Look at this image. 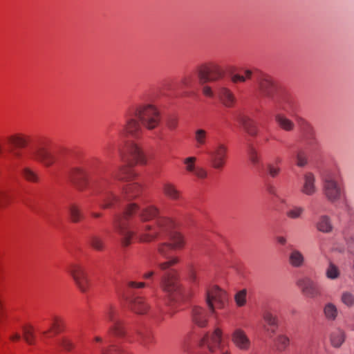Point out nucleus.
Returning a JSON list of instances; mask_svg holds the SVG:
<instances>
[{
	"mask_svg": "<svg viewBox=\"0 0 354 354\" xmlns=\"http://www.w3.org/2000/svg\"><path fill=\"white\" fill-rule=\"evenodd\" d=\"M113 225L124 247L131 244L133 236L140 242H151L169 234L172 249H180L185 245L183 235L171 232L173 222L167 218L160 217L158 209L152 205L140 207L135 203H129L122 213L114 215Z\"/></svg>",
	"mask_w": 354,
	"mask_h": 354,
	"instance_id": "f257e3e1",
	"label": "nucleus"
},
{
	"mask_svg": "<svg viewBox=\"0 0 354 354\" xmlns=\"http://www.w3.org/2000/svg\"><path fill=\"white\" fill-rule=\"evenodd\" d=\"M135 177L133 170L125 166L122 167L118 173L102 178L97 185L102 201L101 207L107 209L120 206L121 198L113 193L117 180L128 183L123 188V198L130 201L140 196L142 192L141 185L137 182H131Z\"/></svg>",
	"mask_w": 354,
	"mask_h": 354,
	"instance_id": "f03ea898",
	"label": "nucleus"
},
{
	"mask_svg": "<svg viewBox=\"0 0 354 354\" xmlns=\"http://www.w3.org/2000/svg\"><path fill=\"white\" fill-rule=\"evenodd\" d=\"M160 121V112L156 106L151 104H140L128 113L127 122L121 133L138 137L142 132L141 125L148 130H153L158 127Z\"/></svg>",
	"mask_w": 354,
	"mask_h": 354,
	"instance_id": "7ed1b4c3",
	"label": "nucleus"
},
{
	"mask_svg": "<svg viewBox=\"0 0 354 354\" xmlns=\"http://www.w3.org/2000/svg\"><path fill=\"white\" fill-rule=\"evenodd\" d=\"M178 262L177 257H172L165 262L157 260V266L162 272L160 288L171 301L181 302L187 299L185 291L181 288L176 270L172 266Z\"/></svg>",
	"mask_w": 354,
	"mask_h": 354,
	"instance_id": "20e7f679",
	"label": "nucleus"
},
{
	"mask_svg": "<svg viewBox=\"0 0 354 354\" xmlns=\"http://www.w3.org/2000/svg\"><path fill=\"white\" fill-rule=\"evenodd\" d=\"M222 330L216 328L205 334L200 340V346L205 347L212 354H231L230 350L222 345Z\"/></svg>",
	"mask_w": 354,
	"mask_h": 354,
	"instance_id": "39448f33",
	"label": "nucleus"
},
{
	"mask_svg": "<svg viewBox=\"0 0 354 354\" xmlns=\"http://www.w3.org/2000/svg\"><path fill=\"white\" fill-rule=\"evenodd\" d=\"M197 75L201 84L214 82L223 76L222 68L216 63L210 62L201 66L197 70Z\"/></svg>",
	"mask_w": 354,
	"mask_h": 354,
	"instance_id": "423d86ee",
	"label": "nucleus"
},
{
	"mask_svg": "<svg viewBox=\"0 0 354 354\" xmlns=\"http://www.w3.org/2000/svg\"><path fill=\"white\" fill-rule=\"evenodd\" d=\"M68 273L71 275L77 288L86 293L90 287V280L85 269L79 264L73 263L68 268Z\"/></svg>",
	"mask_w": 354,
	"mask_h": 354,
	"instance_id": "0eeeda50",
	"label": "nucleus"
},
{
	"mask_svg": "<svg viewBox=\"0 0 354 354\" xmlns=\"http://www.w3.org/2000/svg\"><path fill=\"white\" fill-rule=\"evenodd\" d=\"M91 176V171L88 167H74L68 172V178L81 191L88 185Z\"/></svg>",
	"mask_w": 354,
	"mask_h": 354,
	"instance_id": "6e6552de",
	"label": "nucleus"
},
{
	"mask_svg": "<svg viewBox=\"0 0 354 354\" xmlns=\"http://www.w3.org/2000/svg\"><path fill=\"white\" fill-rule=\"evenodd\" d=\"M206 300L208 307L214 312L216 308H224L227 299L225 291L217 286H212L206 292Z\"/></svg>",
	"mask_w": 354,
	"mask_h": 354,
	"instance_id": "1a4fd4ad",
	"label": "nucleus"
},
{
	"mask_svg": "<svg viewBox=\"0 0 354 354\" xmlns=\"http://www.w3.org/2000/svg\"><path fill=\"white\" fill-rule=\"evenodd\" d=\"M207 153L210 158L212 167L215 169H222L226 162L227 156V146L223 143H218Z\"/></svg>",
	"mask_w": 354,
	"mask_h": 354,
	"instance_id": "9d476101",
	"label": "nucleus"
},
{
	"mask_svg": "<svg viewBox=\"0 0 354 354\" xmlns=\"http://www.w3.org/2000/svg\"><path fill=\"white\" fill-rule=\"evenodd\" d=\"M324 194L330 202H335L339 199L341 188L332 175H328L324 180Z\"/></svg>",
	"mask_w": 354,
	"mask_h": 354,
	"instance_id": "9b49d317",
	"label": "nucleus"
},
{
	"mask_svg": "<svg viewBox=\"0 0 354 354\" xmlns=\"http://www.w3.org/2000/svg\"><path fill=\"white\" fill-rule=\"evenodd\" d=\"M31 153L35 160L41 162L45 167H50L57 160L56 155L50 152L44 147L39 146L32 149Z\"/></svg>",
	"mask_w": 354,
	"mask_h": 354,
	"instance_id": "f8f14e48",
	"label": "nucleus"
},
{
	"mask_svg": "<svg viewBox=\"0 0 354 354\" xmlns=\"http://www.w3.org/2000/svg\"><path fill=\"white\" fill-rule=\"evenodd\" d=\"M297 285L302 293L309 298H315L320 295L318 285L309 277H303L297 281Z\"/></svg>",
	"mask_w": 354,
	"mask_h": 354,
	"instance_id": "ddd939ff",
	"label": "nucleus"
},
{
	"mask_svg": "<svg viewBox=\"0 0 354 354\" xmlns=\"http://www.w3.org/2000/svg\"><path fill=\"white\" fill-rule=\"evenodd\" d=\"M258 89L262 97L268 98H272L276 90L272 78L267 75H261L259 77Z\"/></svg>",
	"mask_w": 354,
	"mask_h": 354,
	"instance_id": "4468645a",
	"label": "nucleus"
},
{
	"mask_svg": "<svg viewBox=\"0 0 354 354\" xmlns=\"http://www.w3.org/2000/svg\"><path fill=\"white\" fill-rule=\"evenodd\" d=\"M127 153L130 161L140 165L147 164V158L141 147L135 142H130L127 146Z\"/></svg>",
	"mask_w": 354,
	"mask_h": 354,
	"instance_id": "2eb2a0df",
	"label": "nucleus"
},
{
	"mask_svg": "<svg viewBox=\"0 0 354 354\" xmlns=\"http://www.w3.org/2000/svg\"><path fill=\"white\" fill-rule=\"evenodd\" d=\"M232 342L241 351H248L251 346L250 338L245 332L241 328H236L234 330L232 334Z\"/></svg>",
	"mask_w": 354,
	"mask_h": 354,
	"instance_id": "dca6fc26",
	"label": "nucleus"
},
{
	"mask_svg": "<svg viewBox=\"0 0 354 354\" xmlns=\"http://www.w3.org/2000/svg\"><path fill=\"white\" fill-rule=\"evenodd\" d=\"M117 310L112 306H109L108 308L106 316L107 319L112 322V326L110 328L111 332L116 336L122 337L124 335V330L123 328L122 322L115 317L117 315Z\"/></svg>",
	"mask_w": 354,
	"mask_h": 354,
	"instance_id": "f3484780",
	"label": "nucleus"
},
{
	"mask_svg": "<svg viewBox=\"0 0 354 354\" xmlns=\"http://www.w3.org/2000/svg\"><path fill=\"white\" fill-rule=\"evenodd\" d=\"M316 178L314 174L308 171L303 176V181L300 192L308 196H311L317 193V188L316 187Z\"/></svg>",
	"mask_w": 354,
	"mask_h": 354,
	"instance_id": "a211bd4d",
	"label": "nucleus"
},
{
	"mask_svg": "<svg viewBox=\"0 0 354 354\" xmlns=\"http://www.w3.org/2000/svg\"><path fill=\"white\" fill-rule=\"evenodd\" d=\"M218 96L222 104L227 108L233 107L236 102L235 95L227 87L219 88Z\"/></svg>",
	"mask_w": 354,
	"mask_h": 354,
	"instance_id": "6ab92c4d",
	"label": "nucleus"
},
{
	"mask_svg": "<svg viewBox=\"0 0 354 354\" xmlns=\"http://www.w3.org/2000/svg\"><path fill=\"white\" fill-rule=\"evenodd\" d=\"M288 260L289 264L295 268H302L306 263L304 254L299 249L295 248L290 249Z\"/></svg>",
	"mask_w": 354,
	"mask_h": 354,
	"instance_id": "aec40b11",
	"label": "nucleus"
},
{
	"mask_svg": "<svg viewBox=\"0 0 354 354\" xmlns=\"http://www.w3.org/2000/svg\"><path fill=\"white\" fill-rule=\"evenodd\" d=\"M277 126L282 130L290 132L295 130V122L283 113H277L274 115Z\"/></svg>",
	"mask_w": 354,
	"mask_h": 354,
	"instance_id": "412c9836",
	"label": "nucleus"
},
{
	"mask_svg": "<svg viewBox=\"0 0 354 354\" xmlns=\"http://www.w3.org/2000/svg\"><path fill=\"white\" fill-rule=\"evenodd\" d=\"M192 321L199 327H205L207 323V313L205 309L194 306L192 309Z\"/></svg>",
	"mask_w": 354,
	"mask_h": 354,
	"instance_id": "4be33fe9",
	"label": "nucleus"
},
{
	"mask_svg": "<svg viewBox=\"0 0 354 354\" xmlns=\"http://www.w3.org/2000/svg\"><path fill=\"white\" fill-rule=\"evenodd\" d=\"M346 338V332L340 328H336L330 335V342L333 347L340 348L344 343Z\"/></svg>",
	"mask_w": 354,
	"mask_h": 354,
	"instance_id": "5701e85b",
	"label": "nucleus"
},
{
	"mask_svg": "<svg viewBox=\"0 0 354 354\" xmlns=\"http://www.w3.org/2000/svg\"><path fill=\"white\" fill-rule=\"evenodd\" d=\"M238 120L249 135L254 136L257 134V129L255 123L250 118L245 115H241Z\"/></svg>",
	"mask_w": 354,
	"mask_h": 354,
	"instance_id": "b1692460",
	"label": "nucleus"
},
{
	"mask_svg": "<svg viewBox=\"0 0 354 354\" xmlns=\"http://www.w3.org/2000/svg\"><path fill=\"white\" fill-rule=\"evenodd\" d=\"M7 140L13 147L24 148L28 145L29 137L24 134L17 133L8 137Z\"/></svg>",
	"mask_w": 354,
	"mask_h": 354,
	"instance_id": "393cba45",
	"label": "nucleus"
},
{
	"mask_svg": "<svg viewBox=\"0 0 354 354\" xmlns=\"http://www.w3.org/2000/svg\"><path fill=\"white\" fill-rule=\"evenodd\" d=\"M323 313L327 321L334 322L339 315V310L335 304L327 302L323 307Z\"/></svg>",
	"mask_w": 354,
	"mask_h": 354,
	"instance_id": "a878e982",
	"label": "nucleus"
},
{
	"mask_svg": "<svg viewBox=\"0 0 354 354\" xmlns=\"http://www.w3.org/2000/svg\"><path fill=\"white\" fill-rule=\"evenodd\" d=\"M162 192L169 198L178 201L181 198L180 192L176 189V186L169 182L162 184Z\"/></svg>",
	"mask_w": 354,
	"mask_h": 354,
	"instance_id": "bb28decb",
	"label": "nucleus"
},
{
	"mask_svg": "<svg viewBox=\"0 0 354 354\" xmlns=\"http://www.w3.org/2000/svg\"><path fill=\"white\" fill-rule=\"evenodd\" d=\"M208 140V132L203 129H196L194 133V141L196 148L205 146Z\"/></svg>",
	"mask_w": 354,
	"mask_h": 354,
	"instance_id": "cd10ccee",
	"label": "nucleus"
},
{
	"mask_svg": "<svg viewBox=\"0 0 354 354\" xmlns=\"http://www.w3.org/2000/svg\"><path fill=\"white\" fill-rule=\"evenodd\" d=\"M131 310L137 314H145L148 309L149 306L145 302V299L141 297H136L131 302Z\"/></svg>",
	"mask_w": 354,
	"mask_h": 354,
	"instance_id": "c85d7f7f",
	"label": "nucleus"
},
{
	"mask_svg": "<svg viewBox=\"0 0 354 354\" xmlns=\"http://www.w3.org/2000/svg\"><path fill=\"white\" fill-rule=\"evenodd\" d=\"M88 245L97 251H102L105 248V243L103 238L97 234H91L88 237Z\"/></svg>",
	"mask_w": 354,
	"mask_h": 354,
	"instance_id": "c756f323",
	"label": "nucleus"
},
{
	"mask_svg": "<svg viewBox=\"0 0 354 354\" xmlns=\"http://www.w3.org/2000/svg\"><path fill=\"white\" fill-rule=\"evenodd\" d=\"M317 228L319 231L324 233H329L333 230L330 218L327 216H322L319 217L317 223Z\"/></svg>",
	"mask_w": 354,
	"mask_h": 354,
	"instance_id": "7c9ffc66",
	"label": "nucleus"
},
{
	"mask_svg": "<svg viewBox=\"0 0 354 354\" xmlns=\"http://www.w3.org/2000/svg\"><path fill=\"white\" fill-rule=\"evenodd\" d=\"M23 337L26 342L30 345L35 343V335L34 328L31 325H25L22 326Z\"/></svg>",
	"mask_w": 354,
	"mask_h": 354,
	"instance_id": "2f4dec72",
	"label": "nucleus"
},
{
	"mask_svg": "<svg viewBox=\"0 0 354 354\" xmlns=\"http://www.w3.org/2000/svg\"><path fill=\"white\" fill-rule=\"evenodd\" d=\"M68 211L70 218L73 223L80 221L83 217L80 207L75 204H71L68 207Z\"/></svg>",
	"mask_w": 354,
	"mask_h": 354,
	"instance_id": "473e14b6",
	"label": "nucleus"
},
{
	"mask_svg": "<svg viewBox=\"0 0 354 354\" xmlns=\"http://www.w3.org/2000/svg\"><path fill=\"white\" fill-rule=\"evenodd\" d=\"M263 317L265 322L270 327L271 332L274 333L275 328L278 325L277 317L273 315L270 311L266 310L263 313Z\"/></svg>",
	"mask_w": 354,
	"mask_h": 354,
	"instance_id": "72a5a7b5",
	"label": "nucleus"
},
{
	"mask_svg": "<svg viewBox=\"0 0 354 354\" xmlns=\"http://www.w3.org/2000/svg\"><path fill=\"white\" fill-rule=\"evenodd\" d=\"M304 213V208L301 206H292L287 212L286 216L290 219H299L302 217Z\"/></svg>",
	"mask_w": 354,
	"mask_h": 354,
	"instance_id": "f704fd0d",
	"label": "nucleus"
},
{
	"mask_svg": "<svg viewBox=\"0 0 354 354\" xmlns=\"http://www.w3.org/2000/svg\"><path fill=\"white\" fill-rule=\"evenodd\" d=\"M21 175L26 180L32 183L39 182L37 174L29 167H24L21 169Z\"/></svg>",
	"mask_w": 354,
	"mask_h": 354,
	"instance_id": "c9c22d12",
	"label": "nucleus"
},
{
	"mask_svg": "<svg viewBox=\"0 0 354 354\" xmlns=\"http://www.w3.org/2000/svg\"><path fill=\"white\" fill-rule=\"evenodd\" d=\"M327 278L330 279H336L339 276V271L338 268L333 263H330L326 271Z\"/></svg>",
	"mask_w": 354,
	"mask_h": 354,
	"instance_id": "e433bc0d",
	"label": "nucleus"
},
{
	"mask_svg": "<svg viewBox=\"0 0 354 354\" xmlns=\"http://www.w3.org/2000/svg\"><path fill=\"white\" fill-rule=\"evenodd\" d=\"M341 301L348 307L354 305V295L348 291H344L341 295Z\"/></svg>",
	"mask_w": 354,
	"mask_h": 354,
	"instance_id": "4c0bfd02",
	"label": "nucleus"
},
{
	"mask_svg": "<svg viewBox=\"0 0 354 354\" xmlns=\"http://www.w3.org/2000/svg\"><path fill=\"white\" fill-rule=\"evenodd\" d=\"M61 327L62 320L59 317H55L53 319L52 327L48 330L43 331L41 334L44 336H47L50 331L53 329L55 331L56 333H58L61 331Z\"/></svg>",
	"mask_w": 354,
	"mask_h": 354,
	"instance_id": "58836bf2",
	"label": "nucleus"
},
{
	"mask_svg": "<svg viewBox=\"0 0 354 354\" xmlns=\"http://www.w3.org/2000/svg\"><path fill=\"white\" fill-rule=\"evenodd\" d=\"M290 339L287 336L281 335L276 339V346L280 351H283L287 348L289 344Z\"/></svg>",
	"mask_w": 354,
	"mask_h": 354,
	"instance_id": "ea45409f",
	"label": "nucleus"
},
{
	"mask_svg": "<svg viewBox=\"0 0 354 354\" xmlns=\"http://www.w3.org/2000/svg\"><path fill=\"white\" fill-rule=\"evenodd\" d=\"M252 75V72L250 70L244 71L243 75L236 74L232 77V81L234 83L238 82H245L246 80L250 79Z\"/></svg>",
	"mask_w": 354,
	"mask_h": 354,
	"instance_id": "a19ab883",
	"label": "nucleus"
},
{
	"mask_svg": "<svg viewBox=\"0 0 354 354\" xmlns=\"http://www.w3.org/2000/svg\"><path fill=\"white\" fill-rule=\"evenodd\" d=\"M196 161V158L194 156L187 157L184 159L183 162L185 165V169L187 171L194 173L196 168L195 165Z\"/></svg>",
	"mask_w": 354,
	"mask_h": 354,
	"instance_id": "79ce46f5",
	"label": "nucleus"
},
{
	"mask_svg": "<svg viewBox=\"0 0 354 354\" xmlns=\"http://www.w3.org/2000/svg\"><path fill=\"white\" fill-rule=\"evenodd\" d=\"M171 249L172 246L170 243H164L158 246V252L162 257L167 259Z\"/></svg>",
	"mask_w": 354,
	"mask_h": 354,
	"instance_id": "37998d69",
	"label": "nucleus"
},
{
	"mask_svg": "<svg viewBox=\"0 0 354 354\" xmlns=\"http://www.w3.org/2000/svg\"><path fill=\"white\" fill-rule=\"evenodd\" d=\"M297 165L299 167H304L308 164V158L304 151H299L296 155Z\"/></svg>",
	"mask_w": 354,
	"mask_h": 354,
	"instance_id": "c03bdc74",
	"label": "nucleus"
},
{
	"mask_svg": "<svg viewBox=\"0 0 354 354\" xmlns=\"http://www.w3.org/2000/svg\"><path fill=\"white\" fill-rule=\"evenodd\" d=\"M248 156L251 162L256 165L259 163V159L256 149L251 145L248 148Z\"/></svg>",
	"mask_w": 354,
	"mask_h": 354,
	"instance_id": "a18cd8bd",
	"label": "nucleus"
},
{
	"mask_svg": "<svg viewBox=\"0 0 354 354\" xmlns=\"http://www.w3.org/2000/svg\"><path fill=\"white\" fill-rule=\"evenodd\" d=\"M246 290L243 289L238 292L235 295V301L239 306H243L246 303Z\"/></svg>",
	"mask_w": 354,
	"mask_h": 354,
	"instance_id": "49530a36",
	"label": "nucleus"
},
{
	"mask_svg": "<svg viewBox=\"0 0 354 354\" xmlns=\"http://www.w3.org/2000/svg\"><path fill=\"white\" fill-rule=\"evenodd\" d=\"M178 125V119L175 116H169L166 120V126L171 131L176 129Z\"/></svg>",
	"mask_w": 354,
	"mask_h": 354,
	"instance_id": "de8ad7c7",
	"label": "nucleus"
},
{
	"mask_svg": "<svg viewBox=\"0 0 354 354\" xmlns=\"http://www.w3.org/2000/svg\"><path fill=\"white\" fill-rule=\"evenodd\" d=\"M59 345L66 351H70L74 347L72 341L67 337H62L59 340Z\"/></svg>",
	"mask_w": 354,
	"mask_h": 354,
	"instance_id": "09e8293b",
	"label": "nucleus"
},
{
	"mask_svg": "<svg viewBox=\"0 0 354 354\" xmlns=\"http://www.w3.org/2000/svg\"><path fill=\"white\" fill-rule=\"evenodd\" d=\"M268 169L269 174L273 178L276 177L279 174V172L281 171V169L279 167L272 165V164H269L268 165Z\"/></svg>",
	"mask_w": 354,
	"mask_h": 354,
	"instance_id": "8fccbe9b",
	"label": "nucleus"
},
{
	"mask_svg": "<svg viewBox=\"0 0 354 354\" xmlns=\"http://www.w3.org/2000/svg\"><path fill=\"white\" fill-rule=\"evenodd\" d=\"M196 177L199 178H205L207 176V171L203 167H196V169L193 173Z\"/></svg>",
	"mask_w": 354,
	"mask_h": 354,
	"instance_id": "3c124183",
	"label": "nucleus"
},
{
	"mask_svg": "<svg viewBox=\"0 0 354 354\" xmlns=\"http://www.w3.org/2000/svg\"><path fill=\"white\" fill-rule=\"evenodd\" d=\"M102 354H120V351L115 346H111L108 349L103 348L101 351Z\"/></svg>",
	"mask_w": 354,
	"mask_h": 354,
	"instance_id": "603ef678",
	"label": "nucleus"
},
{
	"mask_svg": "<svg viewBox=\"0 0 354 354\" xmlns=\"http://www.w3.org/2000/svg\"><path fill=\"white\" fill-rule=\"evenodd\" d=\"M139 335L140 336L141 344L143 345H147L151 341V337L149 333H140Z\"/></svg>",
	"mask_w": 354,
	"mask_h": 354,
	"instance_id": "864d4df0",
	"label": "nucleus"
},
{
	"mask_svg": "<svg viewBox=\"0 0 354 354\" xmlns=\"http://www.w3.org/2000/svg\"><path fill=\"white\" fill-rule=\"evenodd\" d=\"M127 285L129 288H142L145 287L146 283L144 282L129 281Z\"/></svg>",
	"mask_w": 354,
	"mask_h": 354,
	"instance_id": "5fc2aeb1",
	"label": "nucleus"
},
{
	"mask_svg": "<svg viewBox=\"0 0 354 354\" xmlns=\"http://www.w3.org/2000/svg\"><path fill=\"white\" fill-rule=\"evenodd\" d=\"M297 121H298L299 124L301 126V127L302 129H306V130L311 129V127H310V124L306 120H304V118H299L297 119Z\"/></svg>",
	"mask_w": 354,
	"mask_h": 354,
	"instance_id": "6e6d98bb",
	"label": "nucleus"
},
{
	"mask_svg": "<svg viewBox=\"0 0 354 354\" xmlns=\"http://www.w3.org/2000/svg\"><path fill=\"white\" fill-rule=\"evenodd\" d=\"M203 93L205 96L209 97H212L214 95V93H213L211 87H209V86H204L203 87Z\"/></svg>",
	"mask_w": 354,
	"mask_h": 354,
	"instance_id": "4d7b16f0",
	"label": "nucleus"
},
{
	"mask_svg": "<svg viewBox=\"0 0 354 354\" xmlns=\"http://www.w3.org/2000/svg\"><path fill=\"white\" fill-rule=\"evenodd\" d=\"M266 191L272 195L277 196V189L272 185H268L266 187Z\"/></svg>",
	"mask_w": 354,
	"mask_h": 354,
	"instance_id": "13d9d810",
	"label": "nucleus"
},
{
	"mask_svg": "<svg viewBox=\"0 0 354 354\" xmlns=\"http://www.w3.org/2000/svg\"><path fill=\"white\" fill-rule=\"evenodd\" d=\"M154 274L155 272L153 271H148L143 274V278L145 279H151L153 277Z\"/></svg>",
	"mask_w": 354,
	"mask_h": 354,
	"instance_id": "bf43d9fd",
	"label": "nucleus"
},
{
	"mask_svg": "<svg viewBox=\"0 0 354 354\" xmlns=\"http://www.w3.org/2000/svg\"><path fill=\"white\" fill-rule=\"evenodd\" d=\"M277 241L281 245H285L286 243V239L284 236H277Z\"/></svg>",
	"mask_w": 354,
	"mask_h": 354,
	"instance_id": "052dcab7",
	"label": "nucleus"
},
{
	"mask_svg": "<svg viewBox=\"0 0 354 354\" xmlns=\"http://www.w3.org/2000/svg\"><path fill=\"white\" fill-rule=\"evenodd\" d=\"M21 338V336L19 333H16L15 334H13L12 335H11L10 337V340L12 341H18L19 339H20Z\"/></svg>",
	"mask_w": 354,
	"mask_h": 354,
	"instance_id": "680f3d73",
	"label": "nucleus"
},
{
	"mask_svg": "<svg viewBox=\"0 0 354 354\" xmlns=\"http://www.w3.org/2000/svg\"><path fill=\"white\" fill-rule=\"evenodd\" d=\"M189 80H190V77H185L182 80L183 84H184L185 86H188L189 85Z\"/></svg>",
	"mask_w": 354,
	"mask_h": 354,
	"instance_id": "e2e57ef3",
	"label": "nucleus"
},
{
	"mask_svg": "<svg viewBox=\"0 0 354 354\" xmlns=\"http://www.w3.org/2000/svg\"><path fill=\"white\" fill-rule=\"evenodd\" d=\"M2 308H3V305H2L1 301H0V323L2 322L3 316H4L3 313L2 311Z\"/></svg>",
	"mask_w": 354,
	"mask_h": 354,
	"instance_id": "0e129e2a",
	"label": "nucleus"
},
{
	"mask_svg": "<svg viewBox=\"0 0 354 354\" xmlns=\"http://www.w3.org/2000/svg\"><path fill=\"white\" fill-rule=\"evenodd\" d=\"M11 151H12L13 153V156L17 158H20L21 156V153L20 152L17 151H14L13 149H11Z\"/></svg>",
	"mask_w": 354,
	"mask_h": 354,
	"instance_id": "69168bd1",
	"label": "nucleus"
},
{
	"mask_svg": "<svg viewBox=\"0 0 354 354\" xmlns=\"http://www.w3.org/2000/svg\"><path fill=\"white\" fill-rule=\"evenodd\" d=\"M281 162H282V159H281V158H279V157H277V158H275V160H274V163H275L276 165L281 164Z\"/></svg>",
	"mask_w": 354,
	"mask_h": 354,
	"instance_id": "338daca9",
	"label": "nucleus"
},
{
	"mask_svg": "<svg viewBox=\"0 0 354 354\" xmlns=\"http://www.w3.org/2000/svg\"><path fill=\"white\" fill-rule=\"evenodd\" d=\"M91 215L95 218H98L102 216V214L100 213H95V212L92 213Z\"/></svg>",
	"mask_w": 354,
	"mask_h": 354,
	"instance_id": "774afa93",
	"label": "nucleus"
}]
</instances>
